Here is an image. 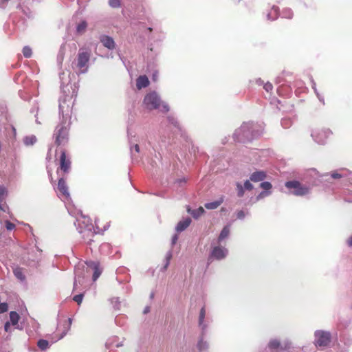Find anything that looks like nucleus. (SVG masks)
<instances>
[{"mask_svg":"<svg viewBox=\"0 0 352 352\" xmlns=\"http://www.w3.org/2000/svg\"><path fill=\"white\" fill-rule=\"evenodd\" d=\"M91 56L89 50L80 49L77 56L76 67L80 73H85L87 70L88 63Z\"/></svg>","mask_w":352,"mask_h":352,"instance_id":"f257e3e1","label":"nucleus"},{"mask_svg":"<svg viewBox=\"0 0 352 352\" xmlns=\"http://www.w3.org/2000/svg\"><path fill=\"white\" fill-rule=\"evenodd\" d=\"M285 186L288 189L293 190L291 191V193L296 196H304L309 192V188L298 181L294 180L287 182Z\"/></svg>","mask_w":352,"mask_h":352,"instance_id":"f03ea898","label":"nucleus"},{"mask_svg":"<svg viewBox=\"0 0 352 352\" xmlns=\"http://www.w3.org/2000/svg\"><path fill=\"white\" fill-rule=\"evenodd\" d=\"M68 133L69 129L65 123H60L58 124L55 130L54 136H55V143L60 146L61 144H65L67 142L68 140Z\"/></svg>","mask_w":352,"mask_h":352,"instance_id":"7ed1b4c3","label":"nucleus"},{"mask_svg":"<svg viewBox=\"0 0 352 352\" xmlns=\"http://www.w3.org/2000/svg\"><path fill=\"white\" fill-rule=\"evenodd\" d=\"M83 221L82 222L86 223V229L85 230H81L80 233L82 234V238L85 241V242L91 245L92 242H94V237L96 236V233L92 230V224L90 221L89 218L82 217Z\"/></svg>","mask_w":352,"mask_h":352,"instance_id":"20e7f679","label":"nucleus"},{"mask_svg":"<svg viewBox=\"0 0 352 352\" xmlns=\"http://www.w3.org/2000/svg\"><path fill=\"white\" fill-rule=\"evenodd\" d=\"M253 127L252 124H243L234 133L236 138L240 142L250 141L253 138V135H250V129Z\"/></svg>","mask_w":352,"mask_h":352,"instance_id":"39448f33","label":"nucleus"},{"mask_svg":"<svg viewBox=\"0 0 352 352\" xmlns=\"http://www.w3.org/2000/svg\"><path fill=\"white\" fill-rule=\"evenodd\" d=\"M144 103L148 109L153 110L160 107L161 100L156 92H151L145 96Z\"/></svg>","mask_w":352,"mask_h":352,"instance_id":"423d86ee","label":"nucleus"},{"mask_svg":"<svg viewBox=\"0 0 352 352\" xmlns=\"http://www.w3.org/2000/svg\"><path fill=\"white\" fill-rule=\"evenodd\" d=\"M72 320L70 318L61 319L57 326V340L62 339L69 331Z\"/></svg>","mask_w":352,"mask_h":352,"instance_id":"0eeeda50","label":"nucleus"},{"mask_svg":"<svg viewBox=\"0 0 352 352\" xmlns=\"http://www.w3.org/2000/svg\"><path fill=\"white\" fill-rule=\"evenodd\" d=\"M71 160L67 155L65 150L60 151V155L59 157V168L63 173H68L71 168Z\"/></svg>","mask_w":352,"mask_h":352,"instance_id":"6e6552de","label":"nucleus"},{"mask_svg":"<svg viewBox=\"0 0 352 352\" xmlns=\"http://www.w3.org/2000/svg\"><path fill=\"white\" fill-rule=\"evenodd\" d=\"M316 345L319 346H325L330 342L329 333L322 331H316Z\"/></svg>","mask_w":352,"mask_h":352,"instance_id":"1a4fd4ad","label":"nucleus"},{"mask_svg":"<svg viewBox=\"0 0 352 352\" xmlns=\"http://www.w3.org/2000/svg\"><path fill=\"white\" fill-rule=\"evenodd\" d=\"M228 254V250L223 247L215 246L212 248L210 255L208 258V261L211 258H214L217 260H221L226 257Z\"/></svg>","mask_w":352,"mask_h":352,"instance_id":"9d476101","label":"nucleus"},{"mask_svg":"<svg viewBox=\"0 0 352 352\" xmlns=\"http://www.w3.org/2000/svg\"><path fill=\"white\" fill-rule=\"evenodd\" d=\"M86 265L94 271L93 280L96 281L100 277L102 271L100 263L96 261H87Z\"/></svg>","mask_w":352,"mask_h":352,"instance_id":"9b49d317","label":"nucleus"},{"mask_svg":"<svg viewBox=\"0 0 352 352\" xmlns=\"http://www.w3.org/2000/svg\"><path fill=\"white\" fill-rule=\"evenodd\" d=\"M57 188L60 195L65 198H68L69 197L68 187L65 180L63 177L58 179Z\"/></svg>","mask_w":352,"mask_h":352,"instance_id":"f8f14e48","label":"nucleus"},{"mask_svg":"<svg viewBox=\"0 0 352 352\" xmlns=\"http://www.w3.org/2000/svg\"><path fill=\"white\" fill-rule=\"evenodd\" d=\"M149 85V80L146 76H140L136 80V87L138 90Z\"/></svg>","mask_w":352,"mask_h":352,"instance_id":"ddd939ff","label":"nucleus"},{"mask_svg":"<svg viewBox=\"0 0 352 352\" xmlns=\"http://www.w3.org/2000/svg\"><path fill=\"white\" fill-rule=\"evenodd\" d=\"M100 42L104 47L109 50H113L115 47V42L113 39L109 36H101Z\"/></svg>","mask_w":352,"mask_h":352,"instance_id":"4468645a","label":"nucleus"},{"mask_svg":"<svg viewBox=\"0 0 352 352\" xmlns=\"http://www.w3.org/2000/svg\"><path fill=\"white\" fill-rule=\"evenodd\" d=\"M7 196V189L3 186H0V210L6 212L8 209L6 204H1V202L4 201Z\"/></svg>","mask_w":352,"mask_h":352,"instance_id":"2eb2a0df","label":"nucleus"},{"mask_svg":"<svg viewBox=\"0 0 352 352\" xmlns=\"http://www.w3.org/2000/svg\"><path fill=\"white\" fill-rule=\"evenodd\" d=\"M266 177V174L264 171H256L250 175V180L254 182L263 181Z\"/></svg>","mask_w":352,"mask_h":352,"instance_id":"dca6fc26","label":"nucleus"},{"mask_svg":"<svg viewBox=\"0 0 352 352\" xmlns=\"http://www.w3.org/2000/svg\"><path fill=\"white\" fill-rule=\"evenodd\" d=\"M190 223L191 219L189 217H187L185 219L180 221L176 226L177 232H180L184 231L190 226Z\"/></svg>","mask_w":352,"mask_h":352,"instance_id":"f3484780","label":"nucleus"},{"mask_svg":"<svg viewBox=\"0 0 352 352\" xmlns=\"http://www.w3.org/2000/svg\"><path fill=\"white\" fill-rule=\"evenodd\" d=\"M187 211H188V212L190 213V214L195 219H197L198 217L201 216L205 212L204 208L201 206H200L199 208H197L196 210H191V209L189 207H188Z\"/></svg>","mask_w":352,"mask_h":352,"instance_id":"a211bd4d","label":"nucleus"},{"mask_svg":"<svg viewBox=\"0 0 352 352\" xmlns=\"http://www.w3.org/2000/svg\"><path fill=\"white\" fill-rule=\"evenodd\" d=\"M13 273L14 276L20 280H25V275L23 274V270L21 267H16L14 269Z\"/></svg>","mask_w":352,"mask_h":352,"instance_id":"6ab92c4d","label":"nucleus"},{"mask_svg":"<svg viewBox=\"0 0 352 352\" xmlns=\"http://www.w3.org/2000/svg\"><path fill=\"white\" fill-rule=\"evenodd\" d=\"M223 202V200H218L210 203H206L205 204V208L209 210H214L217 208Z\"/></svg>","mask_w":352,"mask_h":352,"instance_id":"aec40b11","label":"nucleus"},{"mask_svg":"<svg viewBox=\"0 0 352 352\" xmlns=\"http://www.w3.org/2000/svg\"><path fill=\"white\" fill-rule=\"evenodd\" d=\"M20 319V316L19 314L16 311H10V320L11 322V324L12 325H16L18 324L19 320Z\"/></svg>","mask_w":352,"mask_h":352,"instance_id":"412c9836","label":"nucleus"},{"mask_svg":"<svg viewBox=\"0 0 352 352\" xmlns=\"http://www.w3.org/2000/svg\"><path fill=\"white\" fill-rule=\"evenodd\" d=\"M102 223V219L100 218H98L95 220V225L97 229L102 230H106L109 228V226L108 223H106L105 224H103Z\"/></svg>","mask_w":352,"mask_h":352,"instance_id":"4be33fe9","label":"nucleus"},{"mask_svg":"<svg viewBox=\"0 0 352 352\" xmlns=\"http://www.w3.org/2000/svg\"><path fill=\"white\" fill-rule=\"evenodd\" d=\"M36 142V138L35 135L26 136L23 139V142L26 146H31L35 144Z\"/></svg>","mask_w":352,"mask_h":352,"instance_id":"5701e85b","label":"nucleus"},{"mask_svg":"<svg viewBox=\"0 0 352 352\" xmlns=\"http://www.w3.org/2000/svg\"><path fill=\"white\" fill-rule=\"evenodd\" d=\"M230 234V228L229 226H225L221 230L219 237L218 241L220 242L226 239Z\"/></svg>","mask_w":352,"mask_h":352,"instance_id":"b1692460","label":"nucleus"},{"mask_svg":"<svg viewBox=\"0 0 352 352\" xmlns=\"http://www.w3.org/2000/svg\"><path fill=\"white\" fill-rule=\"evenodd\" d=\"M37 346L41 350H45L49 347V342L45 340H39L37 342Z\"/></svg>","mask_w":352,"mask_h":352,"instance_id":"393cba45","label":"nucleus"},{"mask_svg":"<svg viewBox=\"0 0 352 352\" xmlns=\"http://www.w3.org/2000/svg\"><path fill=\"white\" fill-rule=\"evenodd\" d=\"M22 52L25 58H30L32 55V49L29 46H25L23 48Z\"/></svg>","mask_w":352,"mask_h":352,"instance_id":"a878e982","label":"nucleus"},{"mask_svg":"<svg viewBox=\"0 0 352 352\" xmlns=\"http://www.w3.org/2000/svg\"><path fill=\"white\" fill-rule=\"evenodd\" d=\"M87 26V24L85 21H82L77 26L76 30L78 33H82L85 32Z\"/></svg>","mask_w":352,"mask_h":352,"instance_id":"bb28decb","label":"nucleus"},{"mask_svg":"<svg viewBox=\"0 0 352 352\" xmlns=\"http://www.w3.org/2000/svg\"><path fill=\"white\" fill-rule=\"evenodd\" d=\"M205 316H206V309H205V307H203L201 309L200 313H199V325H202L203 324L204 320V318H205Z\"/></svg>","mask_w":352,"mask_h":352,"instance_id":"cd10ccee","label":"nucleus"},{"mask_svg":"<svg viewBox=\"0 0 352 352\" xmlns=\"http://www.w3.org/2000/svg\"><path fill=\"white\" fill-rule=\"evenodd\" d=\"M244 187L240 183L236 184L237 195L239 197H242L244 195Z\"/></svg>","mask_w":352,"mask_h":352,"instance_id":"c85d7f7f","label":"nucleus"},{"mask_svg":"<svg viewBox=\"0 0 352 352\" xmlns=\"http://www.w3.org/2000/svg\"><path fill=\"white\" fill-rule=\"evenodd\" d=\"M280 346V342L277 340H271L269 343V347L272 349H278Z\"/></svg>","mask_w":352,"mask_h":352,"instance_id":"c756f323","label":"nucleus"},{"mask_svg":"<svg viewBox=\"0 0 352 352\" xmlns=\"http://www.w3.org/2000/svg\"><path fill=\"white\" fill-rule=\"evenodd\" d=\"M109 4L111 7L113 8H117L120 6V2L119 0H109Z\"/></svg>","mask_w":352,"mask_h":352,"instance_id":"7c9ffc66","label":"nucleus"},{"mask_svg":"<svg viewBox=\"0 0 352 352\" xmlns=\"http://www.w3.org/2000/svg\"><path fill=\"white\" fill-rule=\"evenodd\" d=\"M260 186L264 189V190H268L272 188V184L269 182H262L261 184H260Z\"/></svg>","mask_w":352,"mask_h":352,"instance_id":"2f4dec72","label":"nucleus"},{"mask_svg":"<svg viewBox=\"0 0 352 352\" xmlns=\"http://www.w3.org/2000/svg\"><path fill=\"white\" fill-rule=\"evenodd\" d=\"M5 226L8 230H12L15 228V225L8 220L5 221Z\"/></svg>","mask_w":352,"mask_h":352,"instance_id":"473e14b6","label":"nucleus"},{"mask_svg":"<svg viewBox=\"0 0 352 352\" xmlns=\"http://www.w3.org/2000/svg\"><path fill=\"white\" fill-rule=\"evenodd\" d=\"M8 309V305L6 302L0 303V314L5 313Z\"/></svg>","mask_w":352,"mask_h":352,"instance_id":"72a5a7b5","label":"nucleus"},{"mask_svg":"<svg viewBox=\"0 0 352 352\" xmlns=\"http://www.w3.org/2000/svg\"><path fill=\"white\" fill-rule=\"evenodd\" d=\"M82 298H83V294H80L76 295L73 298V300L75 302H76L78 303V305H80L82 301Z\"/></svg>","mask_w":352,"mask_h":352,"instance_id":"f704fd0d","label":"nucleus"},{"mask_svg":"<svg viewBox=\"0 0 352 352\" xmlns=\"http://www.w3.org/2000/svg\"><path fill=\"white\" fill-rule=\"evenodd\" d=\"M244 188L246 190H252L253 189V185L250 182V181L247 180L244 183Z\"/></svg>","mask_w":352,"mask_h":352,"instance_id":"c9c22d12","label":"nucleus"},{"mask_svg":"<svg viewBox=\"0 0 352 352\" xmlns=\"http://www.w3.org/2000/svg\"><path fill=\"white\" fill-rule=\"evenodd\" d=\"M264 89H265L266 91L270 92L272 90L273 86L271 83H266L264 85Z\"/></svg>","mask_w":352,"mask_h":352,"instance_id":"e433bc0d","label":"nucleus"},{"mask_svg":"<svg viewBox=\"0 0 352 352\" xmlns=\"http://www.w3.org/2000/svg\"><path fill=\"white\" fill-rule=\"evenodd\" d=\"M10 322H6V324H5V326H4L5 331L6 332H9L10 331Z\"/></svg>","mask_w":352,"mask_h":352,"instance_id":"4c0bfd02","label":"nucleus"},{"mask_svg":"<svg viewBox=\"0 0 352 352\" xmlns=\"http://www.w3.org/2000/svg\"><path fill=\"white\" fill-rule=\"evenodd\" d=\"M205 343L203 341H200L198 343V348L200 351L203 350L204 349Z\"/></svg>","mask_w":352,"mask_h":352,"instance_id":"58836bf2","label":"nucleus"},{"mask_svg":"<svg viewBox=\"0 0 352 352\" xmlns=\"http://www.w3.org/2000/svg\"><path fill=\"white\" fill-rule=\"evenodd\" d=\"M331 177L333 179H339V178L342 177V175L340 174H339V173H332Z\"/></svg>","mask_w":352,"mask_h":352,"instance_id":"ea45409f","label":"nucleus"},{"mask_svg":"<svg viewBox=\"0 0 352 352\" xmlns=\"http://www.w3.org/2000/svg\"><path fill=\"white\" fill-rule=\"evenodd\" d=\"M270 193V192H261V193L259 194V195L258 196V198H260V197H263V196H265V195H269Z\"/></svg>","mask_w":352,"mask_h":352,"instance_id":"a19ab883","label":"nucleus"},{"mask_svg":"<svg viewBox=\"0 0 352 352\" xmlns=\"http://www.w3.org/2000/svg\"><path fill=\"white\" fill-rule=\"evenodd\" d=\"M237 215L239 218H243L244 217V212L243 211H239Z\"/></svg>","mask_w":352,"mask_h":352,"instance_id":"79ce46f5","label":"nucleus"},{"mask_svg":"<svg viewBox=\"0 0 352 352\" xmlns=\"http://www.w3.org/2000/svg\"><path fill=\"white\" fill-rule=\"evenodd\" d=\"M162 107L164 111H168L169 110L168 104H164L162 105Z\"/></svg>","mask_w":352,"mask_h":352,"instance_id":"37998d69","label":"nucleus"},{"mask_svg":"<svg viewBox=\"0 0 352 352\" xmlns=\"http://www.w3.org/2000/svg\"><path fill=\"white\" fill-rule=\"evenodd\" d=\"M135 151L137 152V153H139L140 151V147H139V145L138 144H135L134 146H133Z\"/></svg>","mask_w":352,"mask_h":352,"instance_id":"c03bdc74","label":"nucleus"},{"mask_svg":"<svg viewBox=\"0 0 352 352\" xmlns=\"http://www.w3.org/2000/svg\"><path fill=\"white\" fill-rule=\"evenodd\" d=\"M152 78H153V80L154 81H156L157 80V74H153Z\"/></svg>","mask_w":352,"mask_h":352,"instance_id":"a18cd8bd","label":"nucleus"},{"mask_svg":"<svg viewBox=\"0 0 352 352\" xmlns=\"http://www.w3.org/2000/svg\"><path fill=\"white\" fill-rule=\"evenodd\" d=\"M149 311H150V308H149V307H146L144 309V314H147V313H148V312H149Z\"/></svg>","mask_w":352,"mask_h":352,"instance_id":"49530a36","label":"nucleus"},{"mask_svg":"<svg viewBox=\"0 0 352 352\" xmlns=\"http://www.w3.org/2000/svg\"><path fill=\"white\" fill-rule=\"evenodd\" d=\"M177 240V235H175L173 238V243L175 244L176 243Z\"/></svg>","mask_w":352,"mask_h":352,"instance_id":"de8ad7c7","label":"nucleus"},{"mask_svg":"<svg viewBox=\"0 0 352 352\" xmlns=\"http://www.w3.org/2000/svg\"><path fill=\"white\" fill-rule=\"evenodd\" d=\"M348 243L350 246H352V236L349 239Z\"/></svg>","mask_w":352,"mask_h":352,"instance_id":"09e8293b","label":"nucleus"},{"mask_svg":"<svg viewBox=\"0 0 352 352\" xmlns=\"http://www.w3.org/2000/svg\"><path fill=\"white\" fill-rule=\"evenodd\" d=\"M50 182L52 184L54 182V179H53L52 176V173H50Z\"/></svg>","mask_w":352,"mask_h":352,"instance_id":"8fccbe9b","label":"nucleus"},{"mask_svg":"<svg viewBox=\"0 0 352 352\" xmlns=\"http://www.w3.org/2000/svg\"><path fill=\"white\" fill-rule=\"evenodd\" d=\"M77 287V283H76V281L74 282V289H76Z\"/></svg>","mask_w":352,"mask_h":352,"instance_id":"3c124183","label":"nucleus"},{"mask_svg":"<svg viewBox=\"0 0 352 352\" xmlns=\"http://www.w3.org/2000/svg\"><path fill=\"white\" fill-rule=\"evenodd\" d=\"M292 16V13H290L289 17L291 18Z\"/></svg>","mask_w":352,"mask_h":352,"instance_id":"603ef678","label":"nucleus"},{"mask_svg":"<svg viewBox=\"0 0 352 352\" xmlns=\"http://www.w3.org/2000/svg\"><path fill=\"white\" fill-rule=\"evenodd\" d=\"M148 30H149L150 32H151V31H152V28H148Z\"/></svg>","mask_w":352,"mask_h":352,"instance_id":"864d4df0","label":"nucleus"},{"mask_svg":"<svg viewBox=\"0 0 352 352\" xmlns=\"http://www.w3.org/2000/svg\"><path fill=\"white\" fill-rule=\"evenodd\" d=\"M168 265V262L167 263V264L165 265V268L167 267V265Z\"/></svg>","mask_w":352,"mask_h":352,"instance_id":"5fc2aeb1","label":"nucleus"}]
</instances>
